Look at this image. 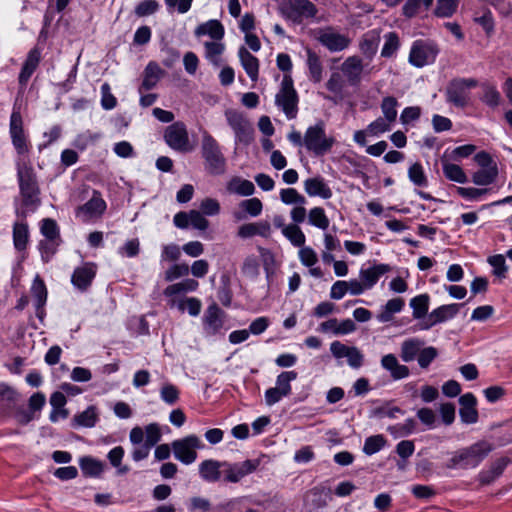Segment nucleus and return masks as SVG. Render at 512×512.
I'll list each match as a JSON object with an SVG mask.
<instances>
[{"mask_svg":"<svg viewBox=\"0 0 512 512\" xmlns=\"http://www.w3.org/2000/svg\"><path fill=\"white\" fill-rule=\"evenodd\" d=\"M189 274V266L186 263L174 264L165 272V280L173 281Z\"/></svg>","mask_w":512,"mask_h":512,"instance_id":"nucleus-63","label":"nucleus"},{"mask_svg":"<svg viewBox=\"0 0 512 512\" xmlns=\"http://www.w3.org/2000/svg\"><path fill=\"white\" fill-rule=\"evenodd\" d=\"M201 154L205 169L212 175H222L226 172V158L217 140L206 130L201 133Z\"/></svg>","mask_w":512,"mask_h":512,"instance_id":"nucleus-2","label":"nucleus"},{"mask_svg":"<svg viewBox=\"0 0 512 512\" xmlns=\"http://www.w3.org/2000/svg\"><path fill=\"white\" fill-rule=\"evenodd\" d=\"M160 8V4L156 0H144L135 7V14L138 17H146L155 14Z\"/></svg>","mask_w":512,"mask_h":512,"instance_id":"nucleus-58","label":"nucleus"},{"mask_svg":"<svg viewBox=\"0 0 512 512\" xmlns=\"http://www.w3.org/2000/svg\"><path fill=\"white\" fill-rule=\"evenodd\" d=\"M416 422L414 419L410 418L405 421L403 424H396L388 427V432L395 437H404L407 436L415 430Z\"/></svg>","mask_w":512,"mask_h":512,"instance_id":"nucleus-54","label":"nucleus"},{"mask_svg":"<svg viewBox=\"0 0 512 512\" xmlns=\"http://www.w3.org/2000/svg\"><path fill=\"white\" fill-rule=\"evenodd\" d=\"M280 12L286 20L299 25L304 19L314 18L318 10L310 0H287L281 5Z\"/></svg>","mask_w":512,"mask_h":512,"instance_id":"nucleus-6","label":"nucleus"},{"mask_svg":"<svg viewBox=\"0 0 512 512\" xmlns=\"http://www.w3.org/2000/svg\"><path fill=\"white\" fill-rule=\"evenodd\" d=\"M409 180L416 186L426 187L428 184L424 168L421 163H413L408 169Z\"/></svg>","mask_w":512,"mask_h":512,"instance_id":"nucleus-47","label":"nucleus"},{"mask_svg":"<svg viewBox=\"0 0 512 512\" xmlns=\"http://www.w3.org/2000/svg\"><path fill=\"white\" fill-rule=\"evenodd\" d=\"M164 73L165 71L156 62H149L144 70L140 91L154 88Z\"/></svg>","mask_w":512,"mask_h":512,"instance_id":"nucleus-30","label":"nucleus"},{"mask_svg":"<svg viewBox=\"0 0 512 512\" xmlns=\"http://www.w3.org/2000/svg\"><path fill=\"white\" fill-rule=\"evenodd\" d=\"M447 101L456 107H466L470 100L469 92L455 79L450 82L446 90Z\"/></svg>","mask_w":512,"mask_h":512,"instance_id":"nucleus-20","label":"nucleus"},{"mask_svg":"<svg viewBox=\"0 0 512 512\" xmlns=\"http://www.w3.org/2000/svg\"><path fill=\"white\" fill-rule=\"evenodd\" d=\"M397 107H398V101L395 97H393V96L384 97L382 99L381 105H380V108H381V111L383 114V116L381 118H383L384 120H387L391 124H394V122L397 119V114H398Z\"/></svg>","mask_w":512,"mask_h":512,"instance_id":"nucleus-43","label":"nucleus"},{"mask_svg":"<svg viewBox=\"0 0 512 512\" xmlns=\"http://www.w3.org/2000/svg\"><path fill=\"white\" fill-rule=\"evenodd\" d=\"M205 58L214 66H220L221 55L225 50L222 40L207 41L204 43Z\"/></svg>","mask_w":512,"mask_h":512,"instance_id":"nucleus-34","label":"nucleus"},{"mask_svg":"<svg viewBox=\"0 0 512 512\" xmlns=\"http://www.w3.org/2000/svg\"><path fill=\"white\" fill-rule=\"evenodd\" d=\"M194 33L197 37L208 36L212 41H216L223 39L225 29L220 21L211 19L198 25Z\"/></svg>","mask_w":512,"mask_h":512,"instance_id":"nucleus-24","label":"nucleus"},{"mask_svg":"<svg viewBox=\"0 0 512 512\" xmlns=\"http://www.w3.org/2000/svg\"><path fill=\"white\" fill-rule=\"evenodd\" d=\"M226 188L228 192L241 196H250L255 191L254 184L251 181L241 177L231 178L228 181Z\"/></svg>","mask_w":512,"mask_h":512,"instance_id":"nucleus-32","label":"nucleus"},{"mask_svg":"<svg viewBox=\"0 0 512 512\" xmlns=\"http://www.w3.org/2000/svg\"><path fill=\"white\" fill-rule=\"evenodd\" d=\"M386 444V439L383 435H373L365 440L363 452L367 455H372L380 451Z\"/></svg>","mask_w":512,"mask_h":512,"instance_id":"nucleus-52","label":"nucleus"},{"mask_svg":"<svg viewBox=\"0 0 512 512\" xmlns=\"http://www.w3.org/2000/svg\"><path fill=\"white\" fill-rule=\"evenodd\" d=\"M166 144L173 150L179 152H190L193 147L190 145L186 125L183 122H174L164 132Z\"/></svg>","mask_w":512,"mask_h":512,"instance_id":"nucleus-10","label":"nucleus"},{"mask_svg":"<svg viewBox=\"0 0 512 512\" xmlns=\"http://www.w3.org/2000/svg\"><path fill=\"white\" fill-rule=\"evenodd\" d=\"M9 135L13 147L19 155H23L29 151L28 138L24 131L20 107L16 105H14L10 116Z\"/></svg>","mask_w":512,"mask_h":512,"instance_id":"nucleus-8","label":"nucleus"},{"mask_svg":"<svg viewBox=\"0 0 512 512\" xmlns=\"http://www.w3.org/2000/svg\"><path fill=\"white\" fill-rule=\"evenodd\" d=\"M41 233L44 236V239L40 241L39 249L41 251L43 261L48 262L56 253L62 240L58 226H41Z\"/></svg>","mask_w":512,"mask_h":512,"instance_id":"nucleus-13","label":"nucleus"},{"mask_svg":"<svg viewBox=\"0 0 512 512\" xmlns=\"http://www.w3.org/2000/svg\"><path fill=\"white\" fill-rule=\"evenodd\" d=\"M405 305L404 299L401 297L390 299L382 311L377 315V319L382 322H390L393 320V314L400 312Z\"/></svg>","mask_w":512,"mask_h":512,"instance_id":"nucleus-35","label":"nucleus"},{"mask_svg":"<svg viewBox=\"0 0 512 512\" xmlns=\"http://www.w3.org/2000/svg\"><path fill=\"white\" fill-rule=\"evenodd\" d=\"M430 296L428 294H420L410 300V307L413 310L414 319H422L428 314Z\"/></svg>","mask_w":512,"mask_h":512,"instance_id":"nucleus-41","label":"nucleus"},{"mask_svg":"<svg viewBox=\"0 0 512 512\" xmlns=\"http://www.w3.org/2000/svg\"><path fill=\"white\" fill-rule=\"evenodd\" d=\"M79 465L86 477H99L104 470V464L90 456L80 458Z\"/></svg>","mask_w":512,"mask_h":512,"instance_id":"nucleus-37","label":"nucleus"},{"mask_svg":"<svg viewBox=\"0 0 512 512\" xmlns=\"http://www.w3.org/2000/svg\"><path fill=\"white\" fill-rule=\"evenodd\" d=\"M508 464V459L500 458L497 459L490 467L489 470L483 471L479 474V481L481 485H489L496 478H498L505 470Z\"/></svg>","mask_w":512,"mask_h":512,"instance_id":"nucleus-31","label":"nucleus"},{"mask_svg":"<svg viewBox=\"0 0 512 512\" xmlns=\"http://www.w3.org/2000/svg\"><path fill=\"white\" fill-rule=\"evenodd\" d=\"M106 209V203L99 193L94 192L93 197L78 210V215L85 217L84 220H90L101 215Z\"/></svg>","mask_w":512,"mask_h":512,"instance_id":"nucleus-25","label":"nucleus"},{"mask_svg":"<svg viewBox=\"0 0 512 512\" xmlns=\"http://www.w3.org/2000/svg\"><path fill=\"white\" fill-rule=\"evenodd\" d=\"M117 100L111 93V88L108 83L101 85V106L105 110H112L116 107Z\"/></svg>","mask_w":512,"mask_h":512,"instance_id":"nucleus-59","label":"nucleus"},{"mask_svg":"<svg viewBox=\"0 0 512 512\" xmlns=\"http://www.w3.org/2000/svg\"><path fill=\"white\" fill-rule=\"evenodd\" d=\"M462 305L463 304L453 303L448 305H442L434 309L430 314H428L427 320L420 324V328L423 330H428L438 323H442L446 320L452 319L454 316L457 315Z\"/></svg>","mask_w":512,"mask_h":512,"instance_id":"nucleus-16","label":"nucleus"},{"mask_svg":"<svg viewBox=\"0 0 512 512\" xmlns=\"http://www.w3.org/2000/svg\"><path fill=\"white\" fill-rule=\"evenodd\" d=\"M439 53L437 46L432 42L417 40L413 43L409 63L417 68L434 63Z\"/></svg>","mask_w":512,"mask_h":512,"instance_id":"nucleus-9","label":"nucleus"},{"mask_svg":"<svg viewBox=\"0 0 512 512\" xmlns=\"http://www.w3.org/2000/svg\"><path fill=\"white\" fill-rule=\"evenodd\" d=\"M98 421L97 408L95 406H89L85 411L76 414L72 419L73 426H82L91 428L94 427Z\"/></svg>","mask_w":512,"mask_h":512,"instance_id":"nucleus-38","label":"nucleus"},{"mask_svg":"<svg viewBox=\"0 0 512 512\" xmlns=\"http://www.w3.org/2000/svg\"><path fill=\"white\" fill-rule=\"evenodd\" d=\"M40 59L41 53L38 48L30 50L19 74V83L21 86H26L30 77L38 67Z\"/></svg>","mask_w":512,"mask_h":512,"instance_id":"nucleus-26","label":"nucleus"},{"mask_svg":"<svg viewBox=\"0 0 512 512\" xmlns=\"http://www.w3.org/2000/svg\"><path fill=\"white\" fill-rule=\"evenodd\" d=\"M28 240V226H14L13 241L14 246L18 251H22L26 248Z\"/></svg>","mask_w":512,"mask_h":512,"instance_id":"nucleus-55","label":"nucleus"},{"mask_svg":"<svg viewBox=\"0 0 512 512\" xmlns=\"http://www.w3.org/2000/svg\"><path fill=\"white\" fill-rule=\"evenodd\" d=\"M96 275V265L93 263H85L83 266L77 267L71 277V281L75 287L81 291H86L91 285Z\"/></svg>","mask_w":512,"mask_h":512,"instance_id":"nucleus-18","label":"nucleus"},{"mask_svg":"<svg viewBox=\"0 0 512 512\" xmlns=\"http://www.w3.org/2000/svg\"><path fill=\"white\" fill-rule=\"evenodd\" d=\"M308 497H312L311 506L315 509L327 506L328 500H331V490L323 486L312 488L308 493Z\"/></svg>","mask_w":512,"mask_h":512,"instance_id":"nucleus-39","label":"nucleus"},{"mask_svg":"<svg viewBox=\"0 0 512 512\" xmlns=\"http://www.w3.org/2000/svg\"><path fill=\"white\" fill-rule=\"evenodd\" d=\"M17 176L22 204L26 210L33 211L39 204V188L33 168L25 162L18 163Z\"/></svg>","mask_w":512,"mask_h":512,"instance_id":"nucleus-3","label":"nucleus"},{"mask_svg":"<svg viewBox=\"0 0 512 512\" xmlns=\"http://www.w3.org/2000/svg\"><path fill=\"white\" fill-rule=\"evenodd\" d=\"M438 356V351L434 347H426L420 350L418 355V364L421 368H428L431 362Z\"/></svg>","mask_w":512,"mask_h":512,"instance_id":"nucleus-62","label":"nucleus"},{"mask_svg":"<svg viewBox=\"0 0 512 512\" xmlns=\"http://www.w3.org/2000/svg\"><path fill=\"white\" fill-rule=\"evenodd\" d=\"M432 4L433 0H406L402 7V14L411 19L420 13L422 6L428 10Z\"/></svg>","mask_w":512,"mask_h":512,"instance_id":"nucleus-42","label":"nucleus"},{"mask_svg":"<svg viewBox=\"0 0 512 512\" xmlns=\"http://www.w3.org/2000/svg\"><path fill=\"white\" fill-rule=\"evenodd\" d=\"M390 271V266L387 264H376L367 269H361L360 277L367 289L372 288L385 273Z\"/></svg>","mask_w":512,"mask_h":512,"instance_id":"nucleus-29","label":"nucleus"},{"mask_svg":"<svg viewBox=\"0 0 512 512\" xmlns=\"http://www.w3.org/2000/svg\"><path fill=\"white\" fill-rule=\"evenodd\" d=\"M303 145L308 151L320 156L332 148L334 139L326 136L325 125L320 121L307 128L303 136Z\"/></svg>","mask_w":512,"mask_h":512,"instance_id":"nucleus-5","label":"nucleus"},{"mask_svg":"<svg viewBox=\"0 0 512 512\" xmlns=\"http://www.w3.org/2000/svg\"><path fill=\"white\" fill-rule=\"evenodd\" d=\"M346 83L347 81L341 72H333L326 83V88L336 97H342Z\"/></svg>","mask_w":512,"mask_h":512,"instance_id":"nucleus-45","label":"nucleus"},{"mask_svg":"<svg viewBox=\"0 0 512 512\" xmlns=\"http://www.w3.org/2000/svg\"><path fill=\"white\" fill-rule=\"evenodd\" d=\"M241 66L251 81L256 82L259 77V60L247 48L241 46L238 50Z\"/></svg>","mask_w":512,"mask_h":512,"instance_id":"nucleus-22","label":"nucleus"},{"mask_svg":"<svg viewBox=\"0 0 512 512\" xmlns=\"http://www.w3.org/2000/svg\"><path fill=\"white\" fill-rule=\"evenodd\" d=\"M497 176V168H482L473 174V182L476 185H489L494 182Z\"/></svg>","mask_w":512,"mask_h":512,"instance_id":"nucleus-50","label":"nucleus"},{"mask_svg":"<svg viewBox=\"0 0 512 512\" xmlns=\"http://www.w3.org/2000/svg\"><path fill=\"white\" fill-rule=\"evenodd\" d=\"M297 375L295 371H285L277 376L276 387L283 392L282 394L290 395L292 390L290 383L297 378Z\"/></svg>","mask_w":512,"mask_h":512,"instance_id":"nucleus-53","label":"nucleus"},{"mask_svg":"<svg viewBox=\"0 0 512 512\" xmlns=\"http://www.w3.org/2000/svg\"><path fill=\"white\" fill-rule=\"evenodd\" d=\"M282 233L295 246H302L305 243V236L300 230V226H282Z\"/></svg>","mask_w":512,"mask_h":512,"instance_id":"nucleus-57","label":"nucleus"},{"mask_svg":"<svg viewBox=\"0 0 512 512\" xmlns=\"http://www.w3.org/2000/svg\"><path fill=\"white\" fill-rule=\"evenodd\" d=\"M160 394L162 400L169 405H173L179 400V390L172 384L163 385Z\"/></svg>","mask_w":512,"mask_h":512,"instance_id":"nucleus-64","label":"nucleus"},{"mask_svg":"<svg viewBox=\"0 0 512 512\" xmlns=\"http://www.w3.org/2000/svg\"><path fill=\"white\" fill-rule=\"evenodd\" d=\"M281 201L285 204H304L305 198L293 188L282 189L280 191Z\"/></svg>","mask_w":512,"mask_h":512,"instance_id":"nucleus-61","label":"nucleus"},{"mask_svg":"<svg viewBox=\"0 0 512 512\" xmlns=\"http://www.w3.org/2000/svg\"><path fill=\"white\" fill-rule=\"evenodd\" d=\"M307 66L310 77L314 82H320L322 78V63L319 56L311 49L307 50Z\"/></svg>","mask_w":512,"mask_h":512,"instance_id":"nucleus-44","label":"nucleus"},{"mask_svg":"<svg viewBox=\"0 0 512 512\" xmlns=\"http://www.w3.org/2000/svg\"><path fill=\"white\" fill-rule=\"evenodd\" d=\"M380 42V33L377 30H371L364 34L360 42V50L367 57L376 54Z\"/></svg>","mask_w":512,"mask_h":512,"instance_id":"nucleus-33","label":"nucleus"},{"mask_svg":"<svg viewBox=\"0 0 512 512\" xmlns=\"http://www.w3.org/2000/svg\"><path fill=\"white\" fill-rule=\"evenodd\" d=\"M203 444L196 435H189L182 439L172 442L171 448L174 457L183 464L189 465L197 459V449H201Z\"/></svg>","mask_w":512,"mask_h":512,"instance_id":"nucleus-7","label":"nucleus"},{"mask_svg":"<svg viewBox=\"0 0 512 512\" xmlns=\"http://www.w3.org/2000/svg\"><path fill=\"white\" fill-rule=\"evenodd\" d=\"M318 40L331 52L343 51L350 44V39L347 36L332 28L321 29L318 33Z\"/></svg>","mask_w":512,"mask_h":512,"instance_id":"nucleus-14","label":"nucleus"},{"mask_svg":"<svg viewBox=\"0 0 512 512\" xmlns=\"http://www.w3.org/2000/svg\"><path fill=\"white\" fill-rule=\"evenodd\" d=\"M222 314V310L218 307L216 303H213L206 309L203 320L205 327L209 333L215 334L222 328Z\"/></svg>","mask_w":512,"mask_h":512,"instance_id":"nucleus-28","label":"nucleus"},{"mask_svg":"<svg viewBox=\"0 0 512 512\" xmlns=\"http://www.w3.org/2000/svg\"><path fill=\"white\" fill-rule=\"evenodd\" d=\"M384 45L381 50V56L385 58L392 57L399 49V37L395 32H389L384 35Z\"/></svg>","mask_w":512,"mask_h":512,"instance_id":"nucleus-48","label":"nucleus"},{"mask_svg":"<svg viewBox=\"0 0 512 512\" xmlns=\"http://www.w3.org/2000/svg\"><path fill=\"white\" fill-rule=\"evenodd\" d=\"M146 438L144 444L150 448L154 447L161 439V431L156 423H151L145 427Z\"/></svg>","mask_w":512,"mask_h":512,"instance_id":"nucleus-60","label":"nucleus"},{"mask_svg":"<svg viewBox=\"0 0 512 512\" xmlns=\"http://www.w3.org/2000/svg\"><path fill=\"white\" fill-rule=\"evenodd\" d=\"M262 208V202L258 198L243 200L234 211V217L238 221L256 217L262 212Z\"/></svg>","mask_w":512,"mask_h":512,"instance_id":"nucleus-23","label":"nucleus"},{"mask_svg":"<svg viewBox=\"0 0 512 512\" xmlns=\"http://www.w3.org/2000/svg\"><path fill=\"white\" fill-rule=\"evenodd\" d=\"M21 400L20 393L13 387L0 383V414L11 415Z\"/></svg>","mask_w":512,"mask_h":512,"instance_id":"nucleus-17","label":"nucleus"},{"mask_svg":"<svg viewBox=\"0 0 512 512\" xmlns=\"http://www.w3.org/2000/svg\"><path fill=\"white\" fill-rule=\"evenodd\" d=\"M492 451V445L487 441H479L469 447L456 451L446 463L448 469L476 467Z\"/></svg>","mask_w":512,"mask_h":512,"instance_id":"nucleus-1","label":"nucleus"},{"mask_svg":"<svg viewBox=\"0 0 512 512\" xmlns=\"http://www.w3.org/2000/svg\"><path fill=\"white\" fill-rule=\"evenodd\" d=\"M363 60L359 56H350L340 66V72L351 86H357L362 80Z\"/></svg>","mask_w":512,"mask_h":512,"instance_id":"nucleus-15","label":"nucleus"},{"mask_svg":"<svg viewBox=\"0 0 512 512\" xmlns=\"http://www.w3.org/2000/svg\"><path fill=\"white\" fill-rule=\"evenodd\" d=\"M392 125L393 124L387 120L378 117L367 126V129L368 132H370L371 137H379L380 135L389 132L392 129Z\"/></svg>","mask_w":512,"mask_h":512,"instance_id":"nucleus-56","label":"nucleus"},{"mask_svg":"<svg viewBox=\"0 0 512 512\" xmlns=\"http://www.w3.org/2000/svg\"><path fill=\"white\" fill-rule=\"evenodd\" d=\"M261 464V458L248 459L242 463H228L224 465V480L230 483H237L246 475L256 471Z\"/></svg>","mask_w":512,"mask_h":512,"instance_id":"nucleus-12","label":"nucleus"},{"mask_svg":"<svg viewBox=\"0 0 512 512\" xmlns=\"http://www.w3.org/2000/svg\"><path fill=\"white\" fill-rule=\"evenodd\" d=\"M226 120L235 134L236 142L248 144L252 140L253 128L249 121L236 110L225 112Z\"/></svg>","mask_w":512,"mask_h":512,"instance_id":"nucleus-11","label":"nucleus"},{"mask_svg":"<svg viewBox=\"0 0 512 512\" xmlns=\"http://www.w3.org/2000/svg\"><path fill=\"white\" fill-rule=\"evenodd\" d=\"M226 462H219L216 460H204L199 465V473L202 479L207 482H217L221 477V468H224Z\"/></svg>","mask_w":512,"mask_h":512,"instance_id":"nucleus-27","label":"nucleus"},{"mask_svg":"<svg viewBox=\"0 0 512 512\" xmlns=\"http://www.w3.org/2000/svg\"><path fill=\"white\" fill-rule=\"evenodd\" d=\"M443 173L445 177L451 181L461 184L467 181L466 174L464 173L463 169L457 164L445 162L443 164Z\"/></svg>","mask_w":512,"mask_h":512,"instance_id":"nucleus-46","label":"nucleus"},{"mask_svg":"<svg viewBox=\"0 0 512 512\" xmlns=\"http://www.w3.org/2000/svg\"><path fill=\"white\" fill-rule=\"evenodd\" d=\"M483 95L481 97L482 102L490 107H497L500 103V93L497 91L496 87L490 84H483Z\"/></svg>","mask_w":512,"mask_h":512,"instance_id":"nucleus-51","label":"nucleus"},{"mask_svg":"<svg viewBox=\"0 0 512 512\" xmlns=\"http://www.w3.org/2000/svg\"><path fill=\"white\" fill-rule=\"evenodd\" d=\"M304 190L312 197L318 196L323 199H329L332 196V190L326 181L320 176L306 179L304 181Z\"/></svg>","mask_w":512,"mask_h":512,"instance_id":"nucleus-21","label":"nucleus"},{"mask_svg":"<svg viewBox=\"0 0 512 512\" xmlns=\"http://www.w3.org/2000/svg\"><path fill=\"white\" fill-rule=\"evenodd\" d=\"M32 295L35 299V306L37 310V316L41 317L42 314V308L46 303L47 300V289L44 284V281L37 276L33 282L32 288H31Z\"/></svg>","mask_w":512,"mask_h":512,"instance_id":"nucleus-36","label":"nucleus"},{"mask_svg":"<svg viewBox=\"0 0 512 512\" xmlns=\"http://www.w3.org/2000/svg\"><path fill=\"white\" fill-rule=\"evenodd\" d=\"M424 342L417 338L405 340L401 345V358L405 362H410L419 355Z\"/></svg>","mask_w":512,"mask_h":512,"instance_id":"nucleus-40","label":"nucleus"},{"mask_svg":"<svg viewBox=\"0 0 512 512\" xmlns=\"http://www.w3.org/2000/svg\"><path fill=\"white\" fill-rule=\"evenodd\" d=\"M275 104L283 111L287 119L296 118L298 113V94L290 75H284L280 89L275 96Z\"/></svg>","mask_w":512,"mask_h":512,"instance_id":"nucleus-4","label":"nucleus"},{"mask_svg":"<svg viewBox=\"0 0 512 512\" xmlns=\"http://www.w3.org/2000/svg\"><path fill=\"white\" fill-rule=\"evenodd\" d=\"M459 0H437L435 15L440 18L451 17L457 10Z\"/></svg>","mask_w":512,"mask_h":512,"instance_id":"nucleus-49","label":"nucleus"},{"mask_svg":"<svg viewBox=\"0 0 512 512\" xmlns=\"http://www.w3.org/2000/svg\"><path fill=\"white\" fill-rule=\"evenodd\" d=\"M459 404L461 405L459 410L461 421L465 424L476 423L478 421L476 397L472 393H466L460 396Z\"/></svg>","mask_w":512,"mask_h":512,"instance_id":"nucleus-19","label":"nucleus"}]
</instances>
